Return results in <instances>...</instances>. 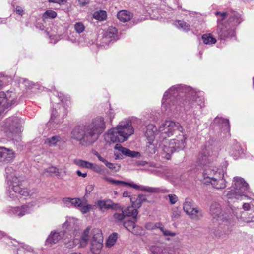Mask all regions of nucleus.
Instances as JSON below:
<instances>
[{
	"label": "nucleus",
	"mask_w": 254,
	"mask_h": 254,
	"mask_svg": "<svg viewBox=\"0 0 254 254\" xmlns=\"http://www.w3.org/2000/svg\"><path fill=\"white\" fill-rule=\"evenodd\" d=\"M78 220L73 217H67L65 222L63 224L64 231H66V235L70 236V240H72L74 237L76 238L75 232L73 233V229L75 228ZM80 239V238H78Z\"/></svg>",
	"instance_id": "obj_19"
},
{
	"label": "nucleus",
	"mask_w": 254,
	"mask_h": 254,
	"mask_svg": "<svg viewBox=\"0 0 254 254\" xmlns=\"http://www.w3.org/2000/svg\"><path fill=\"white\" fill-rule=\"evenodd\" d=\"M1 149H2L1 151L4 152L1 154L2 163H8L14 159L15 157V153L14 151L10 149L4 147H1Z\"/></svg>",
	"instance_id": "obj_25"
},
{
	"label": "nucleus",
	"mask_w": 254,
	"mask_h": 254,
	"mask_svg": "<svg viewBox=\"0 0 254 254\" xmlns=\"http://www.w3.org/2000/svg\"><path fill=\"white\" fill-rule=\"evenodd\" d=\"M58 97L62 102H64V100L67 101V100L65 99L66 98L64 97V95L63 93H59L58 94Z\"/></svg>",
	"instance_id": "obj_58"
},
{
	"label": "nucleus",
	"mask_w": 254,
	"mask_h": 254,
	"mask_svg": "<svg viewBox=\"0 0 254 254\" xmlns=\"http://www.w3.org/2000/svg\"><path fill=\"white\" fill-rule=\"evenodd\" d=\"M147 170L151 172L152 173H153L154 174L159 175V168L158 167H157L155 166V164L153 163H149V168L147 169Z\"/></svg>",
	"instance_id": "obj_48"
},
{
	"label": "nucleus",
	"mask_w": 254,
	"mask_h": 254,
	"mask_svg": "<svg viewBox=\"0 0 254 254\" xmlns=\"http://www.w3.org/2000/svg\"><path fill=\"white\" fill-rule=\"evenodd\" d=\"M16 12L19 15H22L23 13V10L21 7L17 6L16 8Z\"/></svg>",
	"instance_id": "obj_57"
},
{
	"label": "nucleus",
	"mask_w": 254,
	"mask_h": 254,
	"mask_svg": "<svg viewBox=\"0 0 254 254\" xmlns=\"http://www.w3.org/2000/svg\"><path fill=\"white\" fill-rule=\"evenodd\" d=\"M57 16V13L55 11L49 10L45 12L43 14V17L46 18H54Z\"/></svg>",
	"instance_id": "obj_49"
},
{
	"label": "nucleus",
	"mask_w": 254,
	"mask_h": 254,
	"mask_svg": "<svg viewBox=\"0 0 254 254\" xmlns=\"http://www.w3.org/2000/svg\"><path fill=\"white\" fill-rule=\"evenodd\" d=\"M20 82L22 84L24 85L26 88H31L33 85L31 82L24 78H21L20 80Z\"/></svg>",
	"instance_id": "obj_51"
},
{
	"label": "nucleus",
	"mask_w": 254,
	"mask_h": 254,
	"mask_svg": "<svg viewBox=\"0 0 254 254\" xmlns=\"http://www.w3.org/2000/svg\"><path fill=\"white\" fill-rule=\"evenodd\" d=\"M214 122L219 124L220 125H222L221 127L224 128V130H229L230 124L228 120L217 117L215 119Z\"/></svg>",
	"instance_id": "obj_39"
},
{
	"label": "nucleus",
	"mask_w": 254,
	"mask_h": 254,
	"mask_svg": "<svg viewBox=\"0 0 254 254\" xmlns=\"http://www.w3.org/2000/svg\"><path fill=\"white\" fill-rule=\"evenodd\" d=\"M168 249L156 245H151L149 247V251L150 254H163L164 251Z\"/></svg>",
	"instance_id": "obj_35"
},
{
	"label": "nucleus",
	"mask_w": 254,
	"mask_h": 254,
	"mask_svg": "<svg viewBox=\"0 0 254 254\" xmlns=\"http://www.w3.org/2000/svg\"><path fill=\"white\" fill-rule=\"evenodd\" d=\"M63 205L68 208L74 207L78 208L81 204V200L78 198L65 197L62 200Z\"/></svg>",
	"instance_id": "obj_27"
},
{
	"label": "nucleus",
	"mask_w": 254,
	"mask_h": 254,
	"mask_svg": "<svg viewBox=\"0 0 254 254\" xmlns=\"http://www.w3.org/2000/svg\"><path fill=\"white\" fill-rule=\"evenodd\" d=\"M225 174L224 170L208 166L203 172V181L204 184H211L216 189H223L226 187Z\"/></svg>",
	"instance_id": "obj_9"
},
{
	"label": "nucleus",
	"mask_w": 254,
	"mask_h": 254,
	"mask_svg": "<svg viewBox=\"0 0 254 254\" xmlns=\"http://www.w3.org/2000/svg\"><path fill=\"white\" fill-rule=\"evenodd\" d=\"M74 28L77 33H80L84 31L85 27L83 23L78 22L74 25Z\"/></svg>",
	"instance_id": "obj_50"
},
{
	"label": "nucleus",
	"mask_w": 254,
	"mask_h": 254,
	"mask_svg": "<svg viewBox=\"0 0 254 254\" xmlns=\"http://www.w3.org/2000/svg\"><path fill=\"white\" fill-rule=\"evenodd\" d=\"M184 130L183 127L178 123L166 121L160 126L158 129L159 141H164L167 137L177 134Z\"/></svg>",
	"instance_id": "obj_12"
},
{
	"label": "nucleus",
	"mask_w": 254,
	"mask_h": 254,
	"mask_svg": "<svg viewBox=\"0 0 254 254\" xmlns=\"http://www.w3.org/2000/svg\"><path fill=\"white\" fill-rule=\"evenodd\" d=\"M97 205L101 210L108 209L109 208L117 210L120 208V206L119 204L115 203L110 200H99L97 203Z\"/></svg>",
	"instance_id": "obj_23"
},
{
	"label": "nucleus",
	"mask_w": 254,
	"mask_h": 254,
	"mask_svg": "<svg viewBox=\"0 0 254 254\" xmlns=\"http://www.w3.org/2000/svg\"><path fill=\"white\" fill-rule=\"evenodd\" d=\"M105 165L111 170L117 172H118L121 168V166L120 165L118 164L115 163H112L111 162H108V161L106 162V163L105 164Z\"/></svg>",
	"instance_id": "obj_47"
},
{
	"label": "nucleus",
	"mask_w": 254,
	"mask_h": 254,
	"mask_svg": "<svg viewBox=\"0 0 254 254\" xmlns=\"http://www.w3.org/2000/svg\"><path fill=\"white\" fill-rule=\"evenodd\" d=\"M180 254L179 253H170L168 250H167L166 251H164V254Z\"/></svg>",
	"instance_id": "obj_64"
},
{
	"label": "nucleus",
	"mask_w": 254,
	"mask_h": 254,
	"mask_svg": "<svg viewBox=\"0 0 254 254\" xmlns=\"http://www.w3.org/2000/svg\"><path fill=\"white\" fill-rule=\"evenodd\" d=\"M66 0H49L50 2L56 3L61 4L63 2H65Z\"/></svg>",
	"instance_id": "obj_59"
},
{
	"label": "nucleus",
	"mask_w": 254,
	"mask_h": 254,
	"mask_svg": "<svg viewBox=\"0 0 254 254\" xmlns=\"http://www.w3.org/2000/svg\"><path fill=\"white\" fill-rule=\"evenodd\" d=\"M181 212L177 207H174L172 209L171 217L173 220H176L180 218Z\"/></svg>",
	"instance_id": "obj_46"
},
{
	"label": "nucleus",
	"mask_w": 254,
	"mask_h": 254,
	"mask_svg": "<svg viewBox=\"0 0 254 254\" xmlns=\"http://www.w3.org/2000/svg\"><path fill=\"white\" fill-rule=\"evenodd\" d=\"M210 213L215 228V236L221 238L226 237L232 231L233 224L231 216L223 211L220 204L216 202L211 204Z\"/></svg>",
	"instance_id": "obj_4"
},
{
	"label": "nucleus",
	"mask_w": 254,
	"mask_h": 254,
	"mask_svg": "<svg viewBox=\"0 0 254 254\" xmlns=\"http://www.w3.org/2000/svg\"><path fill=\"white\" fill-rule=\"evenodd\" d=\"M118 39L117 29L114 27H110L103 32L102 42L104 43L114 41Z\"/></svg>",
	"instance_id": "obj_20"
},
{
	"label": "nucleus",
	"mask_w": 254,
	"mask_h": 254,
	"mask_svg": "<svg viewBox=\"0 0 254 254\" xmlns=\"http://www.w3.org/2000/svg\"><path fill=\"white\" fill-rule=\"evenodd\" d=\"M118 238V234L117 233H113L111 234L106 242V245L108 247L113 246L116 243Z\"/></svg>",
	"instance_id": "obj_42"
},
{
	"label": "nucleus",
	"mask_w": 254,
	"mask_h": 254,
	"mask_svg": "<svg viewBox=\"0 0 254 254\" xmlns=\"http://www.w3.org/2000/svg\"><path fill=\"white\" fill-rule=\"evenodd\" d=\"M20 120L16 117H12L7 119L1 127V130L5 132L9 131L12 133L20 132L19 127Z\"/></svg>",
	"instance_id": "obj_16"
},
{
	"label": "nucleus",
	"mask_w": 254,
	"mask_h": 254,
	"mask_svg": "<svg viewBox=\"0 0 254 254\" xmlns=\"http://www.w3.org/2000/svg\"><path fill=\"white\" fill-rule=\"evenodd\" d=\"M96 156L97 157H98V158L99 159V160L102 162L103 163H104V164L106 163V162L107 161V160L105 159H104L103 157H101L99 154H96Z\"/></svg>",
	"instance_id": "obj_61"
},
{
	"label": "nucleus",
	"mask_w": 254,
	"mask_h": 254,
	"mask_svg": "<svg viewBox=\"0 0 254 254\" xmlns=\"http://www.w3.org/2000/svg\"><path fill=\"white\" fill-rule=\"evenodd\" d=\"M93 18L98 21H102L107 17L106 12L104 10H99L95 11L93 14Z\"/></svg>",
	"instance_id": "obj_41"
},
{
	"label": "nucleus",
	"mask_w": 254,
	"mask_h": 254,
	"mask_svg": "<svg viewBox=\"0 0 254 254\" xmlns=\"http://www.w3.org/2000/svg\"><path fill=\"white\" fill-rule=\"evenodd\" d=\"M73 162L75 165L81 168L90 169L93 166V163L82 159H76Z\"/></svg>",
	"instance_id": "obj_38"
},
{
	"label": "nucleus",
	"mask_w": 254,
	"mask_h": 254,
	"mask_svg": "<svg viewBox=\"0 0 254 254\" xmlns=\"http://www.w3.org/2000/svg\"><path fill=\"white\" fill-rule=\"evenodd\" d=\"M138 186V188L136 189H140L141 190L148 192H151V193H156V192H168L169 191L167 190L166 189H161L160 190L159 188H153L150 187H147V186Z\"/></svg>",
	"instance_id": "obj_34"
},
{
	"label": "nucleus",
	"mask_w": 254,
	"mask_h": 254,
	"mask_svg": "<svg viewBox=\"0 0 254 254\" xmlns=\"http://www.w3.org/2000/svg\"><path fill=\"white\" fill-rule=\"evenodd\" d=\"M135 199V198L134 197H130V201L134 205L135 207H140L141 205V204L143 202L146 201V198L143 195H139L136 198L135 201H134V200Z\"/></svg>",
	"instance_id": "obj_40"
},
{
	"label": "nucleus",
	"mask_w": 254,
	"mask_h": 254,
	"mask_svg": "<svg viewBox=\"0 0 254 254\" xmlns=\"http://www.w3.org/2000/svg\"><path fill=\"white\" fill-rule=\"evenodd\" d=\"M116 150H118L123 154L126 156L131 157H140V154L139 152L135 151H131L129 149L125 148L121 146L120 144H116L114 148Z\"/></svg>",
	"instance_id": "obj_26"
},
{
	"label": "nucleus",
	"mask_w": 254,
	"mask_h": 254,
	"mask_svg": "<svg viewBox=\"0 0 254 254\" xmlns=\"http://www.w3.org/2000/svg\"><path fill=\"white\" fill-rule=\"evenodd\" d=\"M124 226L129 231L135 235H140L142 232L141 228L136 226L134 221L128 220L123 222Z\"/></svg>",
	"instance_id": "obj_24"
},
{
	"label": "nucleus",
	"mask_w": 254,
	"mask_h": 254,
	"mask_svg": "<svg viewBox=\"0 0 254 254\" xmlns=\"http://www.w3.org/2000/svg\"><path fill=\"white\" fill-rule=\"evenodd\" d=\"M101 174H103V179H104L105 181L108 182L109 183L115 184L116 185H128L134 189H137L138 188V186L137 184H132V183H129L126 182L119 181V180H114L113 178L111 177H108L106 176V171L104 169H102V172L100 173Z\"/></svg>",
	"instance_id": "obj_22"
},
{
	"label": "nucleus",
	"mask_w": 254,
	"mask_h": 254,
	"mask_svg": "<svg viewBox=\"0 0 254 254\" xmlns=\"http://www.w3.org/2000/svg\"><path fill=\"white\" fill-rule=\"evenodd\" d=\"M156 127L153 124H149L146 127L145 135L147 140L154 141L156 137L157 140L159 141V135H158Z\"/></svg>",
	"instance_id": "obj_21"
},
{
	"label": "nucleus",
	"mask_w": 254,
	"mask_h": 254,
	"mask_svg": "<svg viewBox=\"0 0 254 254\" xmlns=\"http://www.w3.org/2000/svg\"><path fill=\"white\" fill-rule=\"evenodd\" d=\"M17 102V95L14 92L8 91L6 93L0 92V116Z\"/></svg>",
	"instance_id": "obj_13"
},
{
	"label": "nucleus",
	"mask_w": 254,
	"mask_h": 254,
	"mask_svg": "<svg viewBox=\"0 0 254 254\" xmlns=\"http://www.w3.org/2000/svg\"><path fill=\"white\" fill-rule=\"evenodd\" d=\"M168 197H169L170 203L172 204H174L175 203H176L178 200V197L175 194H169L168 195Z\"/></svg>",
	"instance_id": "obj_53"
},
{
	"label": "nucleus",
	"mask_w": 254,
	"mask_h": 254,
	"mask_svg": "<svg viewBox=\"0 0 254 254\" xmlns=\"http://www.w3.org/2000/svg\"><path fill=\"white\" fill-rule=\"evenodd\" d=\"M231 209L239 221L246 223L254 222V199L250 203H243V211L241 208L234 206L231 207Z\"/></svg>",
	"instance_id": "obj_11"
},
{
	"label": "nucleus",
	"mask_w": 254,
	"mask_h": 254,
	"mask_svg": "<svg viewBox=\"0 0 254 254\" xmlns=\"http://www.w3.org/2000/svg\"><path fill=\"white\" fill-rule=\"evenodd\" d=\"M92 189H93L92 186L89 185L87 187V188L86 189V191H89V192H90L91 191V190H92Z\"/></svg>",
	"instance_id": "obj_63"
},
{
	"label": "nucleus",
	"mask_w": 254,
	"mask_h": 254,
	"mask_svg": "<svg viewBox=\"0 0 254 254\" xmlns=\"http://www.w3.org/2000/svg\"><path fill=\"white\" fill-rule=\"evenodd\" d=\"M175 25L178 29L186 31L189 30L190 28V26L189 24L184 21L181 20L176 21L175 22Z\"/></svg>",
	"instance_id": "obj_44"
},
{
	"label": "nucleus",
	"mask_w": 254,
	"mask_h": 254,
	"mask_svg": "<svg viewBox=\"0 0 254 254\" xmlns=\"http://www.w3.org/2000/svg\"><path fill=\"white\" fill-rule=\"evenodd\" d=\"M158 142L160 141L158 140H147V144L145 148V153L149 156L155 153L158 149Z\"/></svg>",
	"instance_id": "obj_29"
},
{
	"label": "nucleus",
	"mask_w": 254,
	"mask_h": 254,
	"mask_svg": "<svg viewBox=\"0 0 254 254\" xmlns=\"http://www.w3.org/2000/svg\"><path fill=\"white\" fill-rule=\"evenodd\" d=\"M187 136L183 131L176 134L174 139L165 142L162 146L164 157L167 159L170 158L171 155L175 151L183 150L186 145V140Z\"/></svg>",
	"instance_id": "obj_10"
},
{
	"label": "nucleus",
	"mask_w": 254,
	"mask_h": 254,
	"mask_svg": "<svg viewBox=\"0 0 254 254\" xmlns=\"http://www.w3.org/2000/svg\"><path fill=\"white\" fill-rule=\"evenodd\" d=\"M117 212L114 213L113 218L114 220L117 222L123 223V220L125 219L126 216L124 212L123 208L120 207V209L116 210Z\"/></svg>",
	"instance_id": "obj_33"
},
{
	"label": "nucleus",
	"mask_w": 254,
	"mask_h": 254,
	"mask_svg": "<svg viewBox=\"0 0 254 254\" xmlns=\"http://www.w3.org/2000/svg\"><path fill=\"white\" fill-rule=\"evenodd\" d=\"M90 0H78V2L80 6L83 7L89 3Z\"/></svg>",
	"instance_id": "obj_56"
},
{
	"label": "nucleus",
	"mask_w": 254,
	"mask_h": 254,
	"mask_svg": "<svg viewBox=\"0 0 254 254\" xmlns=\"http://www.w3.org/2000/svg\"><path fill=\"white\" fill-rule=\"evenodd\" d=\"M134 206V205L132 203L131 206H128L127 208L124 209L123 211L126 216L132 217L134 220H136L138 212Z\"/></svg>",
	"instance_id": "obj_32"
},
{
	"label": "nucleus",
	"mask_w": 254,
	"mask_h": 254,
	"mask_svg": "<svg viewBox=\"0 0 254 254\" xmlns=\"http://www.w3.org/2000/svg\"><path fill=\"white\" fill-rule=\"evenodd\" d=\"M203 43L206 45H213L216 43L217 40L211 33L204 34L202 36Z\"/></svg>",
	"instance_id": "obj_36"
},
{
	"label": "nucleus",
	"mask_w": 254,
	"mask_h": 254,
	"mask_svg": "<svg viewBox=\"0 0 254 254\" xmlns=\"http://www.w3.org/2000/svg\"><path fill=\"white\" fill-rule=\"evenodd\" d=\"M161 224V223H147L145 225V227L146 229H150V230H153L155 228L159 229V227L157 224Z\"/></svg>",
	"instance_id": "obj_52"
},
{
	"label": "nucleus",
	"mask_w": 254,
	"mask_h": 254,
	"mask_svg": "<svg viewBox=\"0 0 254 254\" xmlns=\"http://www.w3.org/2000/svg\"><path fill=\"white\" fill-rule=\"evenodd\" d=\"M229 153L234 159H236L242 156L243 154V150L238 142H235L231 147Z\"/></svg>",
	"instance_id": "obj_28"
},
{
	"label": "nucleus",
	"mask_w": 254,
	"mask_h": 254,
	"mask_svg": "<svg viewBox=\"0 0 254 254\" xmlns=\"http://www.w3.org/2000/svg\"><path fill=\"white\" fill-rule=\"evenodd\" d=\"M61 138L59 136L55 135L47 138L45 141V144L49 146H55L60 142Z\"/></svg>",
	"instance_id": "obj_37"
},
{
	"label": "nucleus",
	"mask_w": 254,
	"mask_h": 254,
	"mask_svg": "<svg viewBox=\"0 0 254 254\" xmlns=\"http://www.w3.org/2000/svg\"><path fill=\"white\" fill-rule=\"evenodd\" d=\"M44 173H48L50 175L55 174L57 177H60L61 176V172L55 166H50L44 170Z\"/></svg>",
	"instance_id": "obj_43"
},
{
	"label": "nucleus",
	"mask_w": 254,
	"mask_h": 254,
	"mask_svg": "<svg viewBox=\"0 0 254 254\" xmlns=\"http://www.w3.org/2000/svg\"><path fill=\"white\" fill-rule=\"evenodd\" d=\"M78 208L82 214H86L91 209L92 206L87 203H83L81 201V204L80 206L78 207Z\"/></svg>",
	"instance_id": "obj_45"
},
{
	"label": "nucleus",
	"mask_w": 254,
	"mask_h": 254,
	"mask_svg": "<svg viewBox=\"0 0 254 254\" xmlns=\"http://www.w3.org/2000/svg\"><path fill=\"white\" fill-rule=\"evenodd\" d=\"M117 16L120 21L126 22L131 19L132 14L128 11L123 10L118 13Z\"/></svg>",
	"instance_id": "obj_31"
},
{
	"label": "nucleus",
	"mask_w": 254,
	"mask_h": 254,
	"mask_svg": "<svg viewBox=\"0 0 254 254\" xmlns=\"http://www.w3.org/2000/svg\"><path fill=\"white\" fill-rule=\"evenodd\" d=\"M105 128L103 118L99 117L88 124L74 128L71 133L72 138L79 141L82 146L92 145L99 138Z\"/></svg>",
	"instance_id": "obj_3"
},
{
	"label": "nucleus",
	"mask_w": 254,
	"mask_h": 254,
	"mask_svg": "<svg viewBox=\"0 0 254 254\" xmlns=\"http://www.w3.org/2000/svg\"><path fill=\"white\" fill-rule=\"evenodd\" d=\"M215 15L217 18L216 33L219 38L225 40L234 36V30L229 24H226V21L232 26L237 25L241 22L240 15L235 11L216 12Z\"/></svg>",
	"instance_id": "obj_5"
},
{
	"label": "nucleus",
	"mask_w": 254,
	"mask_h": 254,
	"mask_svg": "<svg viewBox=\"0 0 254 254\" xmlns=\"http://www.w3.org/2000/svg\"><path fill=\"white\" fill-rule=\"evenodd\" d=\"M248 184L240 177H234L232 186L223 192V197L228 200L250 199L253 195Z\"/></svg>",
	"instance_id": "obj_6"
},
{
	"label": "nucleus",
	"mask_w": 254,
	"mask_h": 254,
	"mask_svg": "<svg viewBox=\"0 0 254 254\" xmlns=\"http://www.w3.org/2000/svg\"><path fill=\"white\" fill-rule=\"evenodd\" d=\"M133 133L134 129L131 121L129 119H126L120 122L117 127L109 130L106 139L113 143L123 142Z\"/></svg>",
	"instance_id": "obj_8"
},
{
	"label": "nucleus",
	"mask_w": 254,
	"mask_h": 254,
	"mask_svg": "<svg viewBox=\"0 0 254 254\" xmlns=\"http://www.w3.org/2000/svg\"><path fill=\"white\" fill-rule=\"evenodd\" d=\"M91 226L87 227L82 232L80 239H69L68 235L64 232H52L46 239L45 244L49 246L57 243L60 240L64 239L67 248H72L76 246L79 248H83L87 246L89 238L91 237L90 250L92 254H99L103 247V236L101 230L98 228H94L91 231Z\"/></svg>",
	"instance_id": "obj_2"
},
{
	"label": "nucleus",
	"mask_w": 254,
	"mask_h": 254,
	"mask_svg": "<svg viewBox=\"0 0 254 254\" xmlns=\"http://www.w3.org/2000/svg\"><path fill=\"white\" fill-rule=\"evenodd\" d=\"M218 153L213 151L210 147H207L203 150L198 157V162L201 165H206L213 162L217 157Z\"/></svg>",
	"instance_id": "obj_15"
},
{
	"label": "nucleus",
	"mask_w": 254,
	"mask_h": 254,
	"mask_svg": "<svg viewBox=\"0 0 254 254\" xmlns=\"http://www.w3.org/2000/svg\"><path fill=\"white\" fill-rule=\"evenodd\" d=\"M90 169H92L95 172L100 173L102 172V168L99 166L98 165L93 164V166L90 168Z\"/></svg>",
	"instance_id": "obj_55"
},
{
	"label": "nucleus",
	"mask_w": 254,
	"mask_h": 254,
	"mask_svg": "<svg viewBox=\"0 0 254 254\" xmlns=\"http://www.w3.org/2000/svg\"><path fill=\"white\" fill-rule=\"evenodd\" d=\"M76 173L78 176H81L85 178L87 176V173H82L80 171L77 170Z\"/></svg>",
	"instance_id": "obj_60"
},
{
	"label": "nucleus",
	"mask_w": 254,
	"mask_h": 254,
	"mask_svg": "<svg viewBox=\"0 0 254 254\" xmlns=\"http://www.w3.org/2000/svg\"><path fill=\"white\" fill-rule=\"evenodd\" d=\"M35 202H31L20 206L10 207L8 209V213L11 215L21 218L26 215L33 213L35 209Z\"/></svg>",
	"instance_id": "obj_14"
},
{
	"label": "nucleus",
	"mask_w": 254,
	"mask_h": 254,
	"mask_svg": "<svg viewBox=\"0 0 254 254\" xmlns=\"http://www.w3.org/2000/svg\"><path fill=\"white\" fill-rule=\"evenodd\" d=\"M114 117L115 113L114 111L112 109H110L107 113V117L109 119L110 123L112 122V120L114 119Z\"/></svg>",
	"instance_id": "obj_54"
},
{
	"label": "nucleus",
	"mask_w": 254,
	"mask_h": 254,
	"mask_svg": "<svg viewBox=\"0 0 254 254\" xmlns=\"http://www.w3.org/2000/svg\"><path fill=\"white\" fill-rule=\"evenodd\" d=\"M58 109L52 111L51 117L49 124L52 123L60 124L63 123V118L66 115V110L64 107L57 105Z\"/></svg>",
	"instance_id": "obj_18"
},
{
	"label": "nucleus",
	"mask_w": 254,
	"mask_h": 254,
	"mask_svg": "<svg viewBox=\"0 0 254 254\" xmlns=\"http://www.w3.org/2000/svg\"><path fill=\"white\" fill-rule=\"evenodd\" d=\"M123 196L124 197H130V195H129V193L127 191H124L123 193Z\"/></svg>",
	"instance_id": "obj_62"
},
{
	"label": "nucleus",
	"mask_w": 254,
	"mask_h": 254,
	"mask_svg": "<svg viewBox=\"0 0 254 254\" xmlns=\"http://www.w3.org/2000/svg\"><path fill=\"white\" fill-rule=\"evenodd\" d=\"M157 225L159 227V229L162 232V235L165 238L166 240L170 241L172 237H174L176 236V233L167 229L164 227L162 223L158 224Z\"/></svg>",
	"instance_id": "obj_30"
},
{
	"label": "nucleus",
	"mask_w": 254,
	"mask_h": 254,
	"mask_svg": "<svg viewBox=\"0 0 254 254\" xmlns=\"http://www.w3.org/2000/svg\"><path fill=\"white\" fill-rule=\"evenodd\" d=\"M183 206L184 212L192 219L198 220L202 216L199 210L194 207L193 201L190 198L185 199Z\"/></svg>",
	"instance_id": "obj_17"
},
{
	"label": "nucleus",
	"mask_w": 254,
	"mask_h": 254,
	"mask_svg": "<svg viewBox=\"0 0 254 254\" xmlns=\"http://www.w3.org/2000/svg\"><path fill=\"white\" fill-rule=\"evenodd\" d=\"M10 170L7 168L6 169V178L8 182L7 194L9 197L12 200L17 198V195L20 194L24 196H29L34 197L36 194L37 191L35 189L29 190L27 188L21 189L20 186L22 184L23 178L16 175H8V171Z\"/></svg>",
	"instance_id": "obj_7"
},
{
	"label": "nucleus",
	"mask_w": 254,
	"mask_h": 254,
	"mask_svg": "<svg viewBox=\"0 0 254 254\" xmlns=\"http://www.w3.org/2000/svg\"><path fill=\"white\" fill-rule=\"evenodd\" d=\"M196 104L199 106V109L204 106L202 92H196L191 87L185 85L172 86L165 92L162 100V108L164 111L178 113L184 109L187 117L192 114L194 119L199 116L195 110L197 108Z\"/></svg>",
	"instance_id": "obj_1"
}]
</instances>
